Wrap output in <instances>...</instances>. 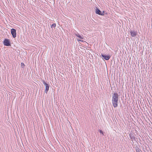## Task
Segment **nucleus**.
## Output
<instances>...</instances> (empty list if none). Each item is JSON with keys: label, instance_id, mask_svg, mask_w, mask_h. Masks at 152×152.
<instances>
[{"label": "nucleus", "instance_id": "nucleus-1", "mask_svg": "<svg viewBox=\"0 0 152 152\" xmlns=\"http://www.w3.org/2000/svg\"><path fill=\"white\" fill-rule=\"evenodd\" d=\"M119 95L116 92L114 93L112 96V103L113 106L115 107H117L118 105V101Z\"/></svg>", "mask_w": 152, "mask_h": 152}, {"label": "nucleus", "instance_id": "nucleus-2", "mask_svg": "<svg viewBox=\"0 0 152 152\" xmlns=\"http://www.w3.org/2000/svg\"><path fill=\"white\" fill-rule=\"evenodd\" d=\"M3 43L4 45L6 46H10L11 45L10 40L7 39H5L3 41Z\"/></svg>", "mask_w": 152, "mask_h": 152}, {"label": "nucleus", "instance_id": "nucleus-3", "mask_svg": "<svg viewBox=\"0 0 152 152\" xmlns=\"http://www.w3.org/2000/svg\"><path fill=\"white\" fill-rule=\"evenodd\" d=\"M95 12L96 14L99 15H104V11L102 12H101L97 7L96 8Z\"/></svg>", "mask_w": 152, "mask_h": 152}, {"label": "nucleus", "instance_id": "nucleus-4", "mask_svg": "<svg viewBox=\"0 0 152 152\" xmlns=\"http://www.w3.org/2000/svg\"><path fill=\"white\" fill-rule=\"evenodd\" d=\"M11 31L13 37L15 38L16 36V30L14 28H12L11 29Z\"/></svg>", "mask_w": 152, "mask_h": 152}, {"label": "nucleus", "instance_id": "nucleus-5", "mask_svg": "<svg viewBox=\"0 0 152 152\" xmlns=\"http://www.w3.org/2000/svg\"><path fill=\"white\" fill-rule=\"evenodd\" d=\"M43 84L44 85H45V92L46 94H47L48 91L49 90V86L48 85V84H47L44 81H43Z\"/></svg>", "mask_w": 152, "mask_h": 152}, {"label": "nucleus", "instance_id": "nucleus-6", "mask_svg": "<svg viewBox=\"0 0 152 152\" xmlns=\"http://www.w3.org/2000/svg\"><path fill=\"white\" fill-rule=\"evenodd\" d=\"M130 32L131 35L132 37H134L137 34V31L135 30H131Z\"/></svg>", "mask_w": 152, "mask_h": 152}, {"label": "nucleus", "instance_id": "nucleus-7", "mask_svg": "<svg viewBox=\"0 0 152 152\" xmlns=\"http://www.w3.org/2000/svg\"><path fill=\"white\" fill-rule=\"evenodd\" d=\"M101 56L102 57H103L105 60H108L110 58L109 55H104L102 54H101Z\"/></svg>", "mask_w": 152, "mask_h": 152}, {"label": "nucleus", "instance_id": "nucleus-8", "mask_svg": "<svg viewBox=\"0 0 152 152\" xmlns=\"http://www.w3.org/2000/svg\"><path fill=\"white\" fill-rule=\"evenodd\" d=\"M75 35L80 39H83V37L78 33L75 34Z\"/></svg>", "mask_w": 152, "mask_h": 152}, {"label": "nucleus", "instance_id": "nucleus-9", "mask_svg": "<svg viewBox=\"0 0 152 152\" xmlns=\"http://www.w3.org/2000/svg\"><path fill=\"white\" fill-rule=\"evenodd\" d=\"M129 136L131 139L132 140H135V137L132 134H129Z\"/></svg>", "mask_w": 152, "mask_h": 152}, {"label": "nucleus", "instance_id": "nucleus-10", "mask_svg": "<svg viewBox=\"0 0 152 152\" xmlns=\"http://www.w3.org/2000/svg\"><path fill=\"white\" fill-rule=\"evenodd\" d=\"M56 26V24L55 23H53L51 26V28H55Z\"/></svg>", "mask_w": 152, "mask_h": 152}, {"label": "nucleus", "instance_id": "nucleus-11", "mask_svg": "<svg viewBox=\"0 0 152 152\" xmlns=\"http://www.w3.org/2000/svg\"><path fill=\"white\" fill-rule=\"evenodd\" d=\"M99 131L100 132V133L102 134V135H104V134L103 132L101 130H99Z\"/></svg>", "mask_w": 152, "mask_h": 152}, {"label": "nucleus", "instance_id": "nucleus-12", "mask_svg": "<svg viewBox=\"0 0 152 152\" xmlns=\"http://www.w3.org/2000/svg\"><path fill=\"white\" fill-rule=\"evenodd\" d=\"M21 67L22 68H23L25 66V65H24V64L23 63H21Z\"/></svg>", "mask_w": 152, "mask_h": 152}, {"label": "nucleus", "instance_id": "nucleus-13", "mask_svg": "<svg viewBox=\"0 0 152 152\" xmlns=\"http://www.w3.org/2000/svg\"><path fill=\"white\" fill-rule=\"evenodd\" d=\"M77 40H78V41H81V40H80V39H77Z\"/></svg>", "mask_w": 152, "mask_h": 152}]
</instances>
